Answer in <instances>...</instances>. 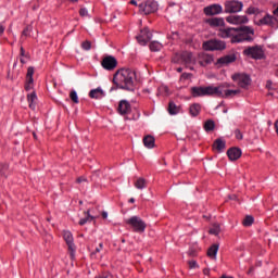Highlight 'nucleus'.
<instances>
[{"label": "nucleus", "instance_id": "1", "mask_svg": "<svg viewBox=\"0 0 278 278\" xmlns=\"http://www.w3.org/2000/svg\"><path fill=\"white\" fill-rule=\"evenodd\" d=\"M225 86L220 85L218 87L206 86V87H191V96L197 99L199 97H219L222 99H231L236 94H240V89H227L223 90Z\"/></svg>", "mask_w": 278, "mask_h": 278}, {"label": "nucleus", "instance_id": "2", "mask_svg": "<svg viewBox=\"0 0 278 278\" xmlns=\"http://www.w3.org/2000/svg\"><path fill=\"white\" fill-rule=\"evenodd\" d=\"M113 84L119 90L134 92L136 90V72L131 68H121L113 76Z\"/></svg>", "mask_w": 278, "mask_h": 278}, {"label": "nucleus", "instance_id": "3", "mask_svg": "<svg viewBox=\"0 0 278 278\" xmlns=\"http://www.w3.org/2000/svg\"><path fill=\"white\" fill-rule=\"evenodd\" d=\"M253 36H255V30L250 26L237 27V33L230 42H253Z\"/></svg>", "mask_w": 278, "mask_h": 278}, {"label": "nucleus", "instance_id": "4", "mask_svg": "<svg viewBox=\"0 0 278 278\" xmlns=\"http://www.w3.org/2000/svg\"><path fill=\"white\" fill-rule=\"evenodd\" d=\"M202 48L204 51H225V49H227V43L223 40L211 39L208 41H204Z\"/></svg>", "mask_w": 278, "mask_h": 278}, {"label": "nucleus", "instance_id": "5", "mask_svg": "<svg viewBox=\"0 0 278 278\" xmlns=\"http://www.w3.org/2000/svg\"><path fill=\"white\" fill-rule=\"evenodd\" d=\"M126 225H130L136 233H144V230L147 229V223L139 216L130 217L126 220Z\"/></svg>", "mask_w": 278, "mask_h": 278}, {"label": "nucleus", "instance_id": "6", "mask_svg": "<svg viewBox=\"0 0 278 278\" xmlns=\"http://www.w3.org/2000/svg\"><path fill=\"white\" fill-rule=\"evenodd\" d=\"M242 8H244V4L238 0H227L224 3L225 14H237V12H242Z\"/></svg>", "mask_w": 278, "mask_h": 278}, {"label": "nucleus", "instance_id": "7", "mask_svg": "<svg viewBox=\"0 0 278 278\" xmlns=\"http://www.w3.org/2000/svg\"><path fill=\"white\" fill-rule=\"evenodd\" d=\"M243 55L252 58V60H264V49L262 46H253L243 50Z\"/></svg>", "mask_w": 278, "mask_h": 278}, {"label": "nucleus", "instance_id": "8", "mask_svg": "<svg viewBox=\"0 0 278 278\" xmlns=\"http://www.w3.org/2000/svg\"><path fill=\"white\" fill-rule=\"evenodd\" d=\"M63 240H65L66 242L71 260H75V251H77V247H75V239L73 238V232L64 230Z\"/></svg>", "mask_w": 278, "mask_h": 278}, {"label": "nucleus", "instance_id": "9", "mask_svg": "<svg viewBox=\"0 0 278 278\" xmlns=\"http://www.w3.org/2000/svg\"><path fill=\"white\" fill-rule=\"evenodd\" d=\"M231 79L237 81L239 88H249V86H251V76L249 74H233L231 76Z\"/></svg>", "mask_w": 278, "mask_h": 278}, {"label": "nucleus", "instance_id": "10", "mask_svg": "<svg viewBox=\"0 0 278 278\" xmlns=\"http://www.w3.org/2000/svg\"><path fill=\"white\" fill-rule=\"evenodd\" d=\"M151 38H153V34L147 27L141 29L139 35L136 36V39L141 47H147V45L151 41Z\"/></svg>", "mask_w": 278, "mask_h": 278}, {"label": "nucleus", "instance_id": "11", "mask_svg": "<svg viewBox=\"0 0 278 278\" xmlns=\"http://www.w3.org/2000/svg\"><path fill=\"white\" fill-rule=\"evenodd\" d=\"M159 4L156 1L147 0L144 3L139 4V11L143 14H153L157 12Z\"/></svg>", "mask_w": 278, "mask_h": 278}, {"label": "nucleus", "instance_id": "12", "mask_svg": "<svg viewBox=\"0 0 278 278\" xmlns=\"http://www.w3.org/2000/svg\"><path fill=\"white\" fill-rule=\"evenodd\" d=\"M101 66L105 70V71H114V68H116L118 66V61L116 60V58L112 56V55H108L105 56L102 62H101Z\"/></svg>", "mask_w": 278, "mask_h": 278}, {"label": "nucleus", "instance_id": "13", "mask_svg": "<svg viewBox=\"0 0 278 278\" xmlns=\"http://www.w3.org/2000/svg\"><path fill=\"white\" fill-rule=\"evenodd\" d=\"M226 21L230 25H247L249 17L247 15H230L226 17Z\"/></svg>", "mask_w": 278, "mask_h": 278}, {"label": "nucleus", "instance_id": "14", "mask_svg": "<svg viewBox=\"0 0 278 278\" xmlns=\"http://www.w3.org/2000/svg\"><path fill=\"white\" fill-rule=\"evenodd\" d=\"M205 16H216L218 14H223V5L220 4H211L204 8Z\"/></svg>", "mask_w": 278, "mask_h": 278}, {"label": "nucleus", "instance_id": "15", "mask_svg": "<svg viewBox=\"0 0 278 278\" xmlns=\"http://www.w3.org/2000/svg\"><path fill=\"white\" fill-rule=\"evenodd\" d=\"M238 31V28L228 27V28H220L217 33L218 38H236V34Z\"/></svg>", "mask_w": 278, "mask_h": 278}, {"label": "nucleus", "instance_id": "16", "mask_svg": "<svg viewBox=\"0 0 278 278\" xmlns=\"http://www.w3.org/2000/svg\"><path fill=\"white\" fill-rule=\"evenodd\" d=\"M236 60H238V56L236 53H231L219 58L216 64H219V66H229V64H233Z\"/></svg>", "mask_w": 278, "mask_h": 278}, {"label": "nucleus", "instance_id": "17", "mask_svg": "<svg viewBox=\"0 0 278 278\" xmlns=\"http://www.w3.org/2000/svg\"><path fill=\"white\" fill-rule=\"evenodd\" d=\"M275 16L270 14H266L264 17L260 18L258 21L255 22V25L258 27H262V25H268L269 27H275Z\"/></svg>", "mask_w": 278, "mask_h": 278}, {"label": "nucleus", "instance_id": "18", "mask_svg": "<svg viewBox=\"0 0 278 278\" xmlns=\"http://www.w3.org/2000/svg\"><path fill=\"white\" fill-rule=\"evenodd\" d=\"M227 155L230 162H236L237 160H240V157H242V150L240 148H230L227 151Z\"/></svg>", "mask_w": 278, "mask_h": 278}, {"label": "nucleus", "instance_id": "19", "mask_svg": "<svg viewBox=\"0 0 278 278\" xmlns=\"http://www.w3.org/2000/svg\"><path fill=\"white\" fill-rule=\"evenodd\" d=\"M118 114L122 116H125V114H129L131 112V104L127 102V100L119 101L118 108H117Z\"/></svg>", "mask_w": 278, "mask_h": 278}, {"label": "nucleus", "instance_id": "20", "mask_svg": "<svg viewBox=\"0 0 278 278\" xmlns=\"http://www.w3.org/2000/svg\"><path fill=\"white\" fill-rule=\"evenodd\" d=\"M205 23L210 27H225V18L223 17H211L205 20Z\"/></svg>", "mask_w": 278, "mask_h": 278}, {"label": "nucleus", "instance_id": "21", "mask_svg": "<svg viewBox=\"0 0 278 278\" xmlns=\"http://www.w3.org/2000/svg\"><path fill=\"white\" fill-rule=\"evenodd\" d=\"M214 62V55L207 53H200L199 54V64L201 66H207Z\"/></svg>", "mask_w": 278, "mask_h": 278}, {"label": "nucleus", "instance_id": "22", "mask_svg": "<svg viewBox=\"0 0 278 278\" xmlns=\"http://www.w3.org/2000/svg\"><path fill=\"white\" fill-rule=\"evenodd\" d=\"M180 58L182 64H194L195 62L194 55L190 51L180 52Z\"/></svg>", "mask_w": 278, "mask_h": 278}, {"label": "nucleus", "instance_id": "23", "mask_svg": "<svg viewBox=\"0 0 278 278\" xmlns=\"http://www.w3.org/2000/svg\"><path fill=\"white\" fill-rule=\"evenodd\" d=\"M227 147V142L225 140L217 138L213 143V149L218 151V153H223L225 151V148Z\"/></svg>", "mask_w": 278, "mask_h": 278}, {"label": "nucleus", "instance_id": "24", "mask_svg": "<svg viewBox=\"0 0 278 278\" xmlns=\"http://www.w3.org/2000/svg\"><path fill=\"white\" fill-rule=\"evenodd\" d=\"M220 245L218 243H214L211 245L206 252L207 257H211V260H216V255H218V249Z\"/></svg>", "mask_w": 278, "mask_h": 278}, {"label": "nucleus", "instance_id": "25", "mask_svg": "<svg viewBox=\"0 0 278 278\" xmlns=\"http://www.w3.org/2000/svg\"><path fill=\"white\" fill-rule=\"evenodd\" d=\"M89 97L90 99H103V97H105V92L103 89H101V87H98L89 92Z\"/></svg>", "mask_w": 278, "mask_h": 278}, {"label": "nucleus", "instance_id": "26", "mask_svg": "<svg viewBox=\"0 0 278 278\" xmlns=\"http://www.w3.org/2000/svg\"><path fill=\"white\" fill-rule=\"evenodd\" d=\"M143 144L147 149H153L155 147V137L147 135L143 138Z\"/></svg>", "mask_w": 278, "mask_h": 278}, {"label": "nucleus", "instance_id": "27", "mask_svg": "<svg viewBox=\"0 0 278 278\" xmlns=\"http://www.w3.org/2000/svg\"><path fill=\"white\" fill-rule=\"evenodd\" d=\"M190 116L197 117L199 114H201V104L193 103L189 108Z\"/></svg>", "mask_w": 278, "mask_h": 278}, {"label": "nucleus", "instance_id": "28", "mask_svg": "<svg viewBox=\"0 0 278 278\" xmlns=\"http://www.w3.org/2000/svg\"><path fill=\"white\" fill-rule=\"evenodd\" d=\"M27 101L30 110H36V101H38L36 91H33L30 94L27 96Z\"/></svg>", "mask_w": 278, "mask_h": 278}, {"label": "nucleus", "instance_id": "29", "mask_svg": "<svg viewBox=\"0 0 278 278\" xmlns=\"http://www.w3.org/2000/svg\"><path fill=\"white\" fill-rule=\"evenodd\" d=\"M84 214L86 215V217L81 218L78 222V225L84 226L86 225V223H92V220H94V216L90 215V210L84 212Z\"/></svg>", "mask_w": 278, "mask_h": 278}, {"label": "nucleus", "instance_id": "30", "mask_svg": "<svg viewBox=\"0 0 278 278\" xmlns=\"http://www.w3.org/2000/svg\"><path fill=\"white\" fill-rule=\"evenodd\" d=\"M204 131L210 134V131H214L216 129V123L213 119H207L203 125Z\"/></svg>", "mask_w": 278, "mask_h": 278}, {"label": "nucleus", "instance_id": "31", "mask_svg": "<svg viewBox=\"0 0 278 278\" xmlns=\"http://www.w3.org/2000/svg\"><path fill=\"white\" fill-rule=\"evenodd\" d=\"M135 188H137V190H144V188H147V179L138 178L135 182Z\"/></svg>", "mask_w": 278, "mask_h": 278}, {"label": "nucleus", "instance_id": "32", "mask_svg": "<svg viewBox=\"0 0 278 278\" xmlns=\"http://www.w3.org/2000/svg\"><path fill=\"white\" fill-rule=\"evenodd\" d=\"M163 47L164 46L161 42H159V41H151V43H150V51H154V52L162 51Z\"/></svg>", "mask_w": 278, "mask_h": 278}, {"label": "nucleus", "instance_id": "33", "mask_svg": "<svg viewBox=\"0 0 278 278\" xmlns=\"http://www.w3.org/2000/svg\"><path fill=\"white\" fill-rule=\"evenodd\" d=\"M168 112L172 115L179 114V106H177V104H175V102H169Z\"/></svg>", "mask_w": 278, "mask_h": 278}, {"label": "nucleus", "instance_id": "34", "mask_svg": "<svg viewBox=\"0 0 278 278\" xmlns=\"http://www.w3.org/2000/svg\"><path fill=\"white\" fill-rule=\"evenodd\" d=\"M26 80H28L29 84H34V66L27 68Z\"/></svg>", "mask_w": 278, "mask_h": 278}, {"label": "nucleus", "instance_id": "35", "mask_svg": "<svg viewBox=\"0 0 278 278\" xmlns=\"http://www.w3.org/2000/svg\"><path fill=\"white\" fill-rule=\"evenodd\" d=\"M254 220L255 219L253 218V216L248 215L244 217L242 225H243V227H251V225H253Z\"/></svg>", "mask_w": 278, "mask_h": 278}, {"label": "nucleus", "instance_id": "36", "mask_svg": "<svg viewBox=\"0 0 278 278\" xmlns=\"http://www.w3.org/2000/svg\"><path fill=\"white\" fill-rule=\"evenodd\" d=\"M208 232H210L212 236H218V233H220V225L214 224V225L212 226V228L208 230Z\"/></svg>", "mask_w": 278, "mask_h": 278}, {"label": "nucleus", "instance_id": "37", "mask_svg": "<svg viewBox=\"0 0 278 278\" xmlns=\"http://www.w3.org/2000/svg\"><path fill=\"white\" fill-rule=\"evenodd\" d=\"M247 14H255V16H258V14H262V10H260V8L256 7H250L247 10Z\"/></svg>", "mask_w": 278, "mask_h": 278}, {"label": "nucleus", "instance_id": "38", "mask_svg": "<svg viewBox=\"0 0 278 278\" xmlns=\"http://www.w3.org/2000/svg\"><path fill=\"white\" fill-rule=\"evenodd\" d=\"M172 62L174 64H184V61H181V52L180 53H176L173 59Z\"/></svg>", "mask_w": 278, "mask_h": 278}, {"label": "nucleus", "instance_id": "39", "mask_svg": "<svg viewBox=\"0 0 278 278\" xmlns=\"http://www.w3.org/2000/svg\"><path fill=\"white\" fill-rule=\"evenodd\" d=\"M70 99L73 101V103H79V97L77 96V91H71Z\"/></svg>", "mask_w": 278, "mask_h": 278}, {"label": "nucleus", "instance_id": "40", "mask_svg": "<svg viewBox=\"0 0 278 278\" xmlns=\"http://www.w3.org/2000/svg\"><path fill=\"white\" fill-rule=\"evenodd\" d=\"M81 49H84V51H90L92 49V42L86 40L81 43Z\"/></svg>", "mask_w": 278, "mask_h": 278}, {"label": "nucleus", "instance_id": "41", "mask_svg": "<svg viewBox=\"0 0 278 278\" xmlns=\"http://www.w3.org/2000/svg\"><path fill=\"white\" fill-rule=\"evenodd\" d=\"M31 34V26H26L24 30L22 31V36H25V38H28V36Z\"/></svg>", "mask_w": 278, "mask_h": 278}, {"label": "nucleus", "instance_id": "42", "mask_svg": "<svg viewBox=\"0 0 278 278\" xmlns=\"http://www.w3.org/2000/svg\"><path fill=\"white\" fill-rule=\"evenodd\" d=\"M235 136H236L237 140H242V138H243L242 132L238 128L235 130Z\"/></svg>", "mask_w": 278, "mask_h": 278}, {"label": "nucleus", "instance_id": "43", "mask_svg": "<svg viewBox=\"0 0 278 278\" xmlns=\"http://www.w3.org/2000/svg\"><path fill=\"white\" fill-rule=\"evenodd\" d=\"M34 88V83H29V80H26L25 90L29 91Z\"/></svg>", "mask_w": 278, "mask_h": 278}, {"label": "nucleus", "instance_id": "44", "mask_svg": "<svg viewBox=\"0 0 278 278\" xmlns=\"http://www.w3.org/2000/svg\"><path fill=\"white\" fill-rule=\"evenodd\" d=\"M79 15L80 16H88V10L86 8H83L79 10Z\"/></svg>", "mask_w": 278, "mask_h": 278}, {"label": "nucleus", "instance_id": "45", "mask_svg": "<svg viewBox=\"0 0 278 278\" xmlns=\"http://www.w3.org/2000/svg\"><path fill=\"white\" fill-rule=\"evenodd\" d=\"M189 267L190 268H198L199 265L197 264V261H189Z\"/></svg>", "mask_w": 278, "mask_h": 278}, {"label": "nucleus", "instance_id": "46", "mask_svg": "<svg viewBox=\"0 0 278 278\" xmlns=\"http://www.w3.org/2000/svg\"><path fill=\"white\" fill-rule=\"evenodd\" d=\"M83 181H88V179L84 176H80L76 179V184H83Z\"/></svg>", "mask_w": 278, "mask_h": 278}, {"label": "nucleus", "instance_id": "47", "mask_svg": "<svg viewBox=\"0 0 278 278\" xmlns=\"http://www.w3.org/2000/svg\"><path fill=\"white\" fill-rule=\"evenodd\" d=\"M20 55L22 58H29V55L25 54V48H23V47H21V49H20Z\"/></svg>", "mask_w": 278, "mask_h": 278}, {"label": "nucleus", "instance_id": "48", "mask_svg": "<svg viewBox=\"0 0 278 278\" xmlns=\"http://www.w3.org/2000/svg\"><path fill=\"white\" fill-rule=\"evenodd\" d=\"M108 277H110V274L108 271H105L100 276H96L94 278H108Z\"/></svg>", "mask_w": 278, "mask_h": 278}, {"label": "nucleus", "instance_id": "49", "mask_svg": "<svg viewBox=\"0 0 278 278\" xmlns=\"http://www.w3.org/2000/svg\"><path fill=\"white\" fill-rule=\"evenodd\" d=\"M102 250H103V243H100L99 248H97L93 253H101Z\"/></svg>", "mask_w": 278, "mask_h": 278}, {"label": "nucleus", "instance_id": "50", "mask_svg": "<svg viewBox=\"0 0 278 278\" xmlns=\"http://www.w3.org/2000/svg\"><path fill=\"white\" fill-rule=\"evenodd\" d=\"M228 199H230V201H238V195L236 194L228 195Z\"/></svg>", "mask_w": 278, "mask_h": 278}, {"label": "nucleus", "instance_id": "51", "mask_svg": "<svg viewBox=\"0 0 278 278\" xmlns=\"http://www.w3.org/2000/svg\"><path fill=\"white\" fill-rule=\"evenodd\" d=\"M3 31H5V27L3 24H0V36L3 34Z\"/></svg>", "mask_w": 278, "mask_h": 278}, {"label": "nucleus", "instance_id": "52", "mask_svg": "<svg viewBox=\"0 0 278 278\" xmlns=\"http://www.w3.org/2000/svg\"><path fill=\"white\" fill-rule=\"evenodd\" d=\"M274 127H275L276 134H277V136H278V119L275 122Z\"/></svg>", "mask_w": 278, "mask_h": 278}, {"label": "nucleus", "instance_id": "53", "mask_svg": "<svg viewBox=\"0 0 278 278\" xmlns=\"http://www.w3.org/2000/svg\"><path fill=\"white\" fill-rule=\"evenodd\" d=\"M173 36H174V39L177 40V38H179V33L175 31V33H173Z\"/></svg>", "mask_w": 278, "mask_h": 278}, {"label": "nucleus", "instance_id": "54", "mask_svg": "<svg viewBox=\"0 0 278 278\" xmlns=\"http://www.w3.org/2000/svg\"><path fill=\"white\" fill-rule=\"evenodd\" d=\"M203 275H210V268H204L203 269Z\"/></svg>", "mask_w": 278, "mask_h": 278}, {"label": "nucleus", "instance_id": "55", "mask_svg": "<svg viewBox=\"0 0 278 278\" xmlns=\"http://www.w3.org/2000/svg\"><path fill=\"white\" fill-rule=\"evenodd\" d=\"M102 218H104V219L108 218V212H105V211L102 212Z\"/></svg>", "mask_w": 278, "mask_h": 278}, {"label": "nucleus", "instance_id": "56", "mask_svg": "<svg viewBox=\"0 0 278 278\" xmlns=\"http://www.w3.org/2000/svg\"><path fill=\"white\" fill-rule=\"evenodd\" d=\"M131 5H138V2L136 0H130Z\"/></svg>", "mask_w": 278, "mask_h": 278}, {"label": "nucleus", "instance_id": "57", "mask_svg": "<svg viewBox=\"0 0 278 278\" xmlns=\"http://www.w3.org/2000/svg\"><path fill=\"white\" fill-rule=\"evenodd\" d=\"M253 270H255L254 267H250L249 271H248V275H251V273H253Z\"/></svg>", "mask_w": 278, "mask_h": 278}, {"label": "nucleus", "instance_id": "58", "mask_svg": "<svg viewBox=\"0 0 278 278\" xmlns=\"http://www.w3.org/2000/svg\"><path fill=\"white\" fill-rule=\"evenodd\" d=\"M128 203H136V199L130 198V199L128 200Z\"/></svg>", "mask_w": 278, "mask_h": 278}, {"label": "nucleus", "instance_id": "59", "mask_svg": "<svg viewBox=\"0 0 278 278\" xmlns=\"http://www.w3.org/2000/svg\"><path fill=\"white\" fill-rule=\"evenodd\" d=\"M177 73H182L184 72V68L182 67H178L176 68Z\"/></svg>", "mask_w": 278, "mask_h": 278}, {"label": "nucleus", "instance_id": "60", "mask_svg": "<svg viewBox=\"0 0 278 278\" xmlns=\"http://www.w3.org/2000/svg\"><path fill=\"white\" fill-rule=\"evenodd\" d=\"M188 75H189V74L184 73V74L181 75V77H184V79H188Z\"/></svg>", "mask_w": 278, "mask_h": 278}, {"label": "nucleus", "instance_id": "61", "mask_svg": "<svg viewBox=\"0 0 278 278\" xmlns=\"http://www.w3.org/2000/svg\"><path fill=\"white\" fill-rule=\"evenodd\" d=\"M269 86H273V81L268 80L266 87L269 88Z\"/></svg>", "mask_w": 278, "mask_h": 278}, {"label": "nucleus", "instance_id": "62", "mask_svg": "<svg viewBox=\"0 0 278 278\" xmlns=\"http://www.w3.org/2000/svg\"><path fill=\"white\" fill-rule=\"evenodd\" d=\"M20 62L21 64H27V61H25V59H21Z\"/></svg>", "mask_w": 278, "mask_h": 278}, {"label": "nucleus", "instance_id": "63", "mask_svg": "<svg viewBox=\"0 0 278 278\" xmlns=\"http://www.w3.org/2000/svg\"><path fill=\"white\" fill-rule=\"evenodd\" d=\"M220 278H233V277H231V276H222Z\"/></svg>", "mask_w": 278, "mask_h": 278}, {"label": "nucleus", "instance_id": "64", "mask_svg": "<svg viewBox=\"0 0 278 278\" xmlns=\"http://www.w3.org/2000/svg\"><path fill=\"white\" fill-rule=\"evenodd\" d=\"M189 255H194V251H189Z\"/></svg>", "mask_w": 278, "mask_h": 278}]
</instances>
